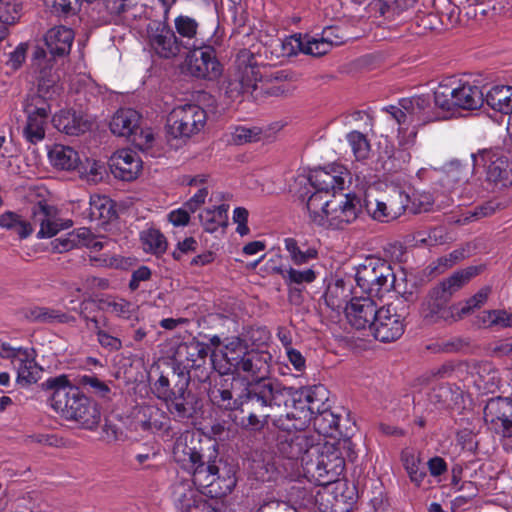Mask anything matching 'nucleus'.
<instances>
[{
  "label": "nucleus",
  "instance_id": "nucleus-13",
  "mask_svg": "<svg viewBox=\"0 0 512 512\" xmlns=\"http://www.w3.org/2000/svg\"><path fill=\"white\" fill-rule=\"evenodd\" d=\"M345 469V462L336 453H318L303 463L304 475L318 486H327L336 482Z\"/></svg>",
  "mask_w": 512,
  "mask_h": 512
},
{
  "label": "nucleus",
  "instance_id": "nucleus-39",
  "mask_svg": "<svg viewBox=\"0 0 512 512\" xmlns=\"http://www.w3.org/2000/svg\"><path fill=\"white\" fill-rule=\"evenodd\" d=\"M94 234L89 228L80 227L72 232H69L64 237L56 238L52 244L53 248L59 252H67L73 248L84 247V243L90 242Z\"/></svg>",
  "mask_w": 512,
  "mask_h": 512
},
{
  "label": "nucleus",
  "instance_id": "nucleus-43",
  "mask_svg": "<svg viewBox=\"0 0 512 512\" xmlns=\"http://www.w3.org/2000/svg\"><path fill=\"white\" fill-rule=\"evenodd\" d=\"M478 322L486 328H512V312L505 309L482 311L477 316Z\"/></svg>",
  "mask_w": 512,
  "mask_h": 512
},
{
  "label": "nucleus",
  "instance_id": "nucleus-46",
  "mask_svg": "<svg viewBox=\"0 0 512 512\" xmlns=\"http://www.w3.org/2000/svg\"><path fill=\"white\" fill-rule=\"evenodd\" d=\"M140 241L144 251L162 255L166 252L167 241L165 236L156 228H149L140 233Z\"/></svg>",
  "mask_w": 512,
  "mask_h": 512
},
{
  "label": "nucleus",
  "instance_id": "nucleus-63",
  "mask_svg": "<svg viewBox=\"0 0 512 512\" xmlns=\"http://www.w3.org/2000/svg\"><path fill=\"white\" fill-rule=\"evenodd\" d=\"M320 37L326 41L330 46H339L344 43V36L341 34V29L337 26L325 27Z\"/></svg>",
  "mask_w": 512,
  "mask_h": 512
},
{
  "label": "nucleus",
  "instance_id": "nucleus-54",
  "mask_svg": "<svg viewBox=\"0 0 512 512\" xmlns=\"http://www.w3.org/2000/svg\"><path fill=\"white\" fill-rule=\"evenodd\" d=\"M104 308L111 314L123 319H130L135 312L134 305L125 299H113L102 302Z\"/></svg>",
  "mask_w": 512,
  "mask_h": 512
},
{
  "label": "nucleus",
  "instance_id": "nucleus-9",
  "mask_svg": "<svg viewBox=\"0 0 512 512\" xmlns=\"http://www.w3.org/2000/svg\"><path fill=\"white\" fill-rule=\"evenodd\" d=\"M355 280L367 296L381 298L394 288L396 277L388 261L370 256L357 266Z\"/></svg>",
  "mask_w": 512,
  "mask_h": 512
},
{
  "label": "nucleus",
  "instance_id": "nucleus-36",
  "mask_svg": "<svg viewBox=\"0 0 512 512\" xmlns=\"http://www.w3.org/2000/svg\"><path fill=\"white\" fill-rule=\"evenodd\" d=\"M333 204L334 201L329 199V194L313 190L306 201V208L311 222L322 227L325 224V216Z\"/></svg>",
  "mask_w": 512,
  "mask_h": 512
},
{
  "label": "nucleus",
  "instance_id": "nucleus-47",
  "mask_svg": "<svg viewBox=\"0 0 512 512\" xmlns=\"http://www.w3.org/2000/svg\"><path fill=\"white\" fill-rule=\"evenodd\" d=\"M276 271L287 285L310 284L314 282L317 277L316 272L312 268L298 270L292 266L281 265L276 268Z\"/></svg>",
  "mask_w": 512,
  "mask_h": 512
},
{
  "label": "nucleus",
  "instance_id": "nucleus-22",
  "mask_svg": "<svg viewBox=\"0 0 512 512\" xmlns=\"http://www.w3.org/2000/svg\"><path fill=\"white\" fill-rule=\"evenodd\" d=\"M188 67L190 73L197 78L216 79L222 71V66L216 57L212 46H198L192 48Z\"/></svg>",
  "mask_w": 512,
  "mask_h": 512
},
{
  "label": "nucleus",
  "instance_id": "nucleus-59",
  "mask_svg": "<svg viewBox=\"0 0 512 512\" xmlns=\"http://www.w3.org/2000/svg\"><path fill=\"white\" fill-rule=\"evenodd\" d=\"M465 258V251L464 250H454L448 255L439 257L436 261V266L434 269L438 270L439 272H444L446 269L451 268L459 261L463 260Z\"/></svg>",
  "mask_w": 512,
  "mask_h": 512
},
{
  "label": "nucleus",
  "instance_id": "nucleus-33",
  "mask_svg": "<svg viewBox=\"0 0 512 512\" xmlns=\"http://www.w3.org/2000/svg\"><path fill=\"white\" fill-rule=\"evenodd\" d=\"M199 23L191 16L180 14L174 19V32L177 40L181 42V47L185 50H191L198 45Z\"/></svg>",
  "mask_w": 512,
  "mask_h": 512
},
{
  "label": "nucleus",
  "instance_id": "nucleus-49",
  "mask_svg": "<svg viewBox=\"0 0 512 512\" xmlns=\"http://www.w3.org/2000/svg\"><path fill=\"white\" fill-rule=\"evenodd\" d=\"M490 293L491 287L484 286L464 303L460 304V307L456 306L457 321L471 314L476 309L481 308L487 302Z\"/></svg>",
  "mask_w": 512,
  "mask_h": 512
},
{
  "label": "nucleus",
  "instance_id": "nucleus-56",
  "mask_svg": "<svg viewBox=\"0 0 512 512\" xmlns=\"http://www.w3.org/2000/svg\"><path fill=\"white\" fill-rule=\"evenodd\" d=\"M45 5L51 10V13L58 17H68L76 13L78 0H44Z\"/></svg>",
  "mask_w": 512,
  "mask_h": 512
},
{
  "label": "nucleus",
  "instance_id": "nucleus-27",
  "mask_svg": "<svg viewBox=\"0 0 512 512\" xmlns=\"http://www.w3.org/2000/svg\"><path fill=\"white\" fill-rule=\"evenodd\" d=\"M170 417L154 405L141 406L136 415V429L152 434L168 435Z\"/></svg>",
  "mask_w": 512,
  "mask_h": 512
},
{
  "label": "nucleus",
  "instance_id": "nucleus-16",
  "mask_svg": "<svg viewBox=\"0 0 512 512\" xmlns=\"http://www.w3.org/2000/svg\"><path fill=\"white\" fill-rule=\"evenodd\" d=\"M189 376L177 377L175 382L176 391L167 397L164 401L166 407L175 421L188 422L194 418L199 400L195 393L188 389Z\"/></svg>",
  "mask_w": 512,
  "mask_h": 512
},
{
  "label": "nucleus",
  "instance_id": "nucleus-62",
  "mask_svg": "<svg viewBox=\"0 0 512 512\" xmlns=\"http://www.w3.org/2000/svg\"><path fill=\"white\" fill-rule=\"evenodd\" d=\"M488 351L493 357H504L512 354V338L502 339L489 344Z\"/></svg>",
  "mask_w": 512,
  "mask_h": 512
},
{
  "label": "nucleus",
  "instance_id": "nucleus-60",
  "mask_svg": "<svg viewBox=\"0 0 512 512\" xmlns=\"http://www.w3.org/2000/svg\"><path fill=\"white\" fill-rule=\"evenodd\" d=\"M152 390L159 399L165 400L172 393H174V391H176V388L174 387L172 389L170 387L169 375H165L163 372H161L159 378L154 382Z\"/></svg>",
  "mask_w": 512,
  "mask_h": 512
},
{
  "label": "nucleus",
  "instance_id": "nucleus-20",
  "mask_svg": "<svg viewBox=\"0 0 512 512\" xmlns=\"http://www.w3.org/2000/svg\"><path fill=\"white\" fill-rule=\"evenodd\" d=\"M484 422L492 433L503 438H512V399L495 397L484 407Z\"/></svg>",
  "mask_w": 512,
  "mask_h": 512
},
{
  "label": "nucleus",
  "instance_id": "nucleus-31",
  "mask_svg": "<svg viewBox=\"0 0 512 512\" xmlns=\"http://www.w3.org/2000/svg\"><path fill=\"white\" fill-rule=\"evenodd\" d=\"M95 306L94 301L84 300L80 304V316L88 323L93 324L94 332L97 336V341L102 348L110 352L119 351L122 348V341L115 336L110 335L105 330L101 329L99 321L96 316H91L92 307Z\"/></svg>",
  "mask_w": 512,
  "mask_h": 512
},
{
  "label": "nucleus",
  "instance_id": "nucleus-4",
  "mask_svg": "<svg viewBox=\"0 0 512 512\" xmlns=\"http://www.w3.org/2000/svg\"><path fill=\"white\" fill-rule=\"evenodd\" d=\"M42 387L51 391V407L64 419L77 422L82 428L93 430L101 420L99 405L88 397L79 386L72 384L69 376L61 374L47 378Z\"/></svg>",
  "mask_w": 512,
  "mask_h": 512
},
{
  "label": "nucleus",
  "instance_id": "nucleus-17",
  "mask_svg": "<svg viewBox=\"0 0 512 512\" xmlns=\"http://www.w3.org/2000/svg\"><path fill=\"white\" fill-rule=\"evenodd\" d=\"M334 204L330 206L325 216L326 229L342 230L353 223L363 210L362 199L356 193H347L337 200L335 195Z\"/></svg>",
  "mask_w": 512,
  "mask_h": 512
},
{
  "label": "nucleus",
  "instance_id": "nucleus-64",
  "mask_svg": "<svg viewBox=\"0 0 512 512\" xmlns=\"http://www.w3.org/2000/svg\"><path fill=\"white\" fill-rule=\"evenodd\" d=\"M248 216V210L244 207H236L233 211V220L237 223L236 232L241 236L249 233V227L247 226Z\"/></svg>",
  "mask_w": 512,
  "mask_h": 512
},
{
  "label": "nucleus",
  "instance_id": "nucleus-40",
  "mask_svg": "<svg viewBox=\"0 0 512 512\" xmlns=\"http://www.w3.org/2000/svg\"><path fill=\"white\" fill-rule=\"evenodd\" d=\"M228 204L207 208L199 214L200 222L205 231L213 233L228 224Z\"/></svg>",
  "mask_w": 512,
  "mask_h": 512
},
{
  "label": "nucleus",
  "instance_id": "nucleus-6",
  "mask_svg": "<svg viewBox=\"0 0 512 512\" xmlns=\"http://www.w3.org/2000/svg\"><path fill=\"white\" fill-rule=\"evenodd\" d=\"M214 351L205 342L193 337L190 341L181 343L173 361L172 376H189V381L205 383L214 371L220 367L213 358Z\"/></svg>",
  "mask_w": 512,
  "mask_h": 512
},
{
  "label": "nucleus",
  "instance_id": "nucleus-58",
  "mask_svg": "<svg viewBox=\"0 0 512 512\" xmlns=\"http://www.w3.org/2000/svg\"><path fill=\"white\" fill-rule=\"evenodd\" d=\"M72 317L62 312L61 310L49 308V307H42V317H41V323H68Z\"/></svg>",
  "mask_w": 512,
  "mask_h": 512
},
{
  "label": "nucleus",
  "instance_id": "nucleus-23",
  "mask_svg": "<svg viewBox=\"0 0 512 512\" xmlns=\"http://www.w3.org/2000/svg\"><path fill=\"white\" fill-rule=\"evenodd\" d=\"M390 209V217H400L407 210L413 214L428 211L432 206L431 197L424 196V200L416 203V199L411 197L399 187H393L383 196Z\"/></svg>",
  "mask_w": 512,
  "mask_h": 512
},
{
  "label": "nucleus",
  "instance_id": "nucleus-24",
  "mask_svg": "<svg viewBox=\"0 0 512 512\" xmlns=\"http://www.w3.org/2000/svg\"><path fill=\"white\" fill-rule=\"evenodd\" d=\"M373 297H354L345 307V315L351 326L357 330L371 328L379 308Z\"/></svg>",
  "mask_w": 512,
  "mask_h": 512
},
{
  "label": "nucleus",
  "instance_id": "nucleus-15",
  "mask_svg": "<svg viewBox=\"0 0 512 512\" xmlns=\"http://www.w3.org/2000/svg\"><path fill=\"white\" fill-rule=\"evenodd\" d=\"M24 113L26 124L23 137L28 143L36 145L45 138L51 105L41 97H30L24 104Z\"/></svg>",
  "mask_w": 512,
  "mask_h": 512
},
{
  "label": "nucleus",
  "instance_id": "nucleus-44",
  "mask_svg": "<svg viewBox=\"0 0 512 512\" xmlns=\"http://www.w3.org/2000/svg\"><path fill=\"white\" fill-rule=\"evenodd\" d=\"M401 461L410 481L420 487L427 476L421 458L412 452L404 451L401 454Z\"/></svg>",
  "mask_w": 512,
  "mask_h": 512
},
{
  "label": "nucleus",
  "instance_id": "nucleus-55",
  "mask_svg": "<svg viewBox=\"0 0 512 512\" xmlns=\"http://www.w3.org/2000/svg\"><path fill=\"white\" fill-rule=\"evenodd\" d=\"M59 91L60 88L52 76H41L37 84V94L32 97H41L48 102L59 95Z\"/></svg>",
  "mask_w": 512,
  "mask_h": 512
},
{
  "label": "nucleus",
  "instance_id": "nucleus-18",
  "mask_svg": "<svg viewBox=\"0 0 512 512\" xmlns=\"http://www.w3.org/2000/svg\"><path fill=\"white\" fill-rule=\"evenodd\" d=\"M146 31L148 45L158 57L172 59L183 50L180 40H177L173 28L166 20L152 21Z\"/></svg>",
  "mask_w": 512,
  "mask_h": 512
},
{
  "label": "nucleus",
  "instance_id": "nucleus-21",
  "mask_svg": "<svg viewBox=\"0 0 512 512\" xmlns=\"http://www.w3.org/2000/svg\"><path fill=\"white\" fill-rule=\"evenodd\" d=\"M262 73L255 57L250 56L248 64L240 65L238 73L224 83L225 95L232 101L239 99L245 93H252L257 83L262 80Z\"/></svg>",
  "mask_w": 512,
  "mask_h": 512
},
{
  "label": "nucleus",
  "instance_id": "nucleus-10",
  "mask_svg": "<svg viewBox=\"0 0 512 512\" xmlns=\"http://www.w3.org/2000/svg\"><path fill=\"white\" fill-rule=\"evenodd\" d=\"M485 87L475 82L459 81L456 87L439 85L434 92V106L443 111L454 109L477 110L485 103Z\"/></svg>",
  "mask_w": 512,
  "mask_h": 512
},
{
  "label": "nucleus",
  "instance_id": "nucleus-48",
  "mask_svg": "<svg viewBox=\"0 0 512 512\" xmlns=\"http://www.w3.org/2000/svg\"><path fill=\"white\" fill-rule=\"evenodd\" d=\"M14 368L17 371V382L22 385L36 383L40 378L41 368L38 367L34 359L29 357L28 353L21 358Z\"/></svg>",
  "mask_w": 512,
  "mask_h": 512
},
{
  "label": "nucleus",
  "instance_id": "nucleus-41",
  "mask_svg": "<svg viewBox=\"0 0 512 512\" xmlns=\"http://www.w3.org/2000/svg\"><path fill=\"white\" fill-rule=\"evenodd\" d=\"M48 157L54 167L63 170L76 169L79 163L78 152L69 146L55 144L49 151Z\"/></svg>",
  "mask_w": 512,
  "mask_h": 512
},
{
  "label": "nucleus",
  "instance_id": "nucleus-1",
  "mask_svg": "<svg viewBox=\"0 0 512 512\" xmlns=\"http://www.w3.org/2000/svg\"><path fill=\"white\" fill-rule=\"evenodd\" d=\"M173 456L182 468L192 473V483L181 481L173 486V500L181 512H215L205 498H222L236 484V467L218 457L217 444L204 442L199 434L185 433L175 442Z\"/></svg>",
  "mask_w": 512,
  "mask_h": 512
},
{
  "label": "nucleus",
  "instance_id": "nucleus-7",
  "mask_svg": "<svg viewBox=\"0 0 512 512\" xmlns=\"http://www.w3.org/2000/svg\"><path fill=\"white\" fill-rule=\"evenodd\" d=\"M55 216L56 208L47 201L40 200L31 209V222L23 220L16 212L5 211L0 215V228L14 232L23 240L33 233V226L39 225L37 238H51L64 228L55 221Z\"/></svg>",
  "mask_w": 512,
  "mask_h": 512
},
{
  "label": "nucleus",
  "instance_id": "nucleus-25",
  "mask_svg": "<svg viewBox=\"0 0 512 512\" xmlns=\"http://www.w3.org/2000/svg\"><path fill=\"white\" fill-rule=\"evenodd\" d=\"M109 166L115 178L130 182L141 173L143 162L136 151L121 149L111 157Z\"/></svg>",
  "mask_w": 512,
  "mask_h": 512
},
{
  "label": "nucleus",
  "instance_id": "nucleus-28",
  "mask_svg": "<svg viewBox=\"0 0 512 512\" xmlns=\"http://www.w3.org/2000/svg\"><path fill=\"white\" fill-rule=\"evenodd\" d=\"M399 105L410 113V123L413 126L425 125L440 118L434 111L429 95L404 98Z\"/></svg>",
  "mask_w": 512,
  "mask_h": 512
},
{
  "label": "nucleus",
  "instance_id": "nucleus-30",
  "mask_svg": "<svg viewBox=\"0 0 512 512\" xmlns=\"http://www.w3.org/2000/svg\"><path fill=\"white\" fill-rule=\"evenodd\" d=\"M339 414L334 413L329 405L324 401V405L319 409H315L311 423L318 435L324 437L336 438L341 435Z\"/></svg>",
  "mask_w": 512,
  "mask_h": 512
},
{
  "label": "nucleus",
  "instance_id": "nucleus-35",
  "mask_svg": "<svg viewBox=\"0 0 512 512\" xmlns=\"http://www.w3.org/2000/svg\"><path fill=\"white\" fill-rule=\"evenodd\" d=\"M87 212L90 221H97L98 225L107 224L117 217L114 202L107 196H91Z\"/></svg>",
  "mask_w": 512,
  "mask_h": 512
},
{
  "label": "nucleus",
  "instance_id": "nucleus-51",
  "mask_svg": "<svg viewBox=\"0 0 512 512\" xmlns=\"http://www.w3.org/2000/svg\"><path fill=\"white\" fill-rule=\"evenodd\" d=\"M363 207H365L368 214L376 221L390 222L397 219L396 217H390V209L383 197L375 201L366 200Z\"/></svg>",
  "mask_w": 512,
  "mask_h": 512
},
{
  "label": "nucleus",
  "instance_id": "nucleus-26",
  "mask_svg": "<svg viewBox=\"0 0 512 512\" xmlns=\"http://www.w3.org/2000/svg\"><path fill=\"white\" fill-rule=\"evenodd\" d=\"M348 173L342 166H333L330 170L325 168L314 169L309 173L308 181L315 191H323L335 195L336 192L344 190Z\"/></svg>",
  "mask_w": 512,
  "mask_h": 512
},
{
  "label": "nucleus",
  "instance_id": "nucleus-29",
  "mask_svg": "<svg viewBox=\"0 0 512 512\" xmlns=\"http://www.w3.org/2000/svg\"><path fill=\"white\" fill-rule=\"evenodd\" d=\"M73 40V30L63 25L49 29L45 35L47 49L54 57H62L69 54Z\"/></svg>",
  "mask_w": 512,
  "mask_h": 512
},
{
  "label": "nucleus",
  "instance_id": "nucleus-8",
  "mask_svg": "<svg viewBox=\"0 0 512 512\" xmlns=\"http://www.w3.org/2000/svg\"><path fill=\"white\" fill-rule=\"evenodd\" d=\"M410 314V305L404 296L379 308L370 332L380 342L390 343L398 340L405 332L406 318Z\"/></svg>",
  "mask_w": 512,
  "mask_h": 512
},
{
  "label": "nucleus",
  "instance_id": "nucleus-42",
  "mask_svg": "<svg viewBox=\"0 0 512 512\" xmlns=\"http://www.w3.org/2000/svg\"><path fill=\"white\" fill-rule=\"evenodd\" d=\"M483 270L482 266H469L454 272L450 277L444 279L438 285L443 287L446 292H450L452 297L454 293L460 290L473 277L479 275Z\"/></svg>",
  "mask_w": 512,
  "mask_h": 512
},
{
  "label": "nucleus",
  "instance_id": "nucleus-34",
  "mask_svg": "<svg viewBox=\"0 0 512 512\" xmlns=\"http://www.w3.org/2000/svg\"><path fill=\"white\" fill-rule=\"evenodd\" d=\"M140 115L131 108L119 109L110 122V130L117 136L129 137L136 134Z\"/></svg>",
  "mask_w": 512,
  "mask_h": 512
},
{
  "label": "nucleus",
  "instance_id": "nucleus-12",
  "mask_svg": "<svg viewBox=\"0 0 512 512\" xmlns=\"http://www.w3.org/2000/svg\"><path fill=\"white\" fill-rule=\"evenodd\" d=\"M277 436V451L283 457L291 461L303 463L314 454L318 453V443L313 435L304 430H280Z\"/></svg>",
  "mask_w": 512,
  "mask_h": 512
},
{
  "label": "nucleus",
  "instance_id": "nucleus-19",
  "mask_svg": "<svg viewBox=\"0 0 512 512\" xmlns=\"http://www.w3.org/2000/svg\"><path fill=\"white\" fill-rule=\"evenodd\" d=\"M474 167L486 169L487 180L507 187L512 185V162L501 152L483 150L471 155Z\"/></svg>",
  "mask_w": 512,
  "mask_h": 512
},
{
  "label": "nucleus",
  "instance_id": "nucleus-52",
  "mask_svg": "<svg viewBox=\"0 0 512 512\" xmlns=\"http://www.w3.org/2000/svg\"><path fill=\"white\" fill-rule=\"evenodd\" d=\"M347 141L357 160L368 158L370 152V144L366 136L359 131H352L347 135Z\"/></svg>",
  "mask_w": 512,
  "mask_h": 512
},
{
  "label": "nucleus",
  "instance_id": "nucleus-53",
  "mask_svg": "<svg viewBox=\"0 0 512 512\" xmlns=\"http://www.w3.org/2000/svg\"><path fill=\"white\" fill-rule=\"evenodd\" d=\"M21 9L20 0H0V23L14 24L20 18Z\"/></svg>",
  "mask_w": 512,
  "mask_h": 512
},
{
  "label": "nucleus",
  "instance_id": "nucleus-5",
  "mask_svg": "<svg viewBox=\"0 0 512 512\" xmlns=\"http://www.w3.org/2000/svg\"><path fill=\"white\" fill-rule=\"evenodd\" d=\"M219 374L218 380L208 390L210 401L221 409L228 411H239V424L242 428L251 431L261 430L262 404L258 407L252 405L247 399V391L239 379L235 377L225 378Z\"/></svg>",
  "mask_w": 512,
  "mask_h": 512
},
{
  "label": "nucleus",
  "instance_id": "nucleus-2",
  "mask_svg": "<svg viewBox=\"0 0 512 512\" xmlns=\"http://www.w3.org/2000/svg\"><path fill=\"white\" fill-rule=\"evenodd\" d=\"M221 353L224 363H220L217 372L222 375L231 374L239 379L252 405L258 407L265 403L279 381L271 376V354L248 349L245 341L239 337L229 339Z\"/></svg>",
  "mask_w": 512,
  "mask_h": 512
},
{
  "label": "nucleus",
  "instance_id": "nucleus-50",
  "mask_svg": "<svg viewBox=\"0 0 512 512\" xmlns=\"http://www.w3.org/2000/svg\"><path fill=\"white\" fill-rule=\"evenodd\" d=\"M295 40L298 42V46L303 53L316 57L327 54L333 48L320 36L306 37L303 40Z\"/></svg>",
  "mask_w": 512,
  "mask_h": 512
},
{
  "label": "nucleus",
  "instance_id": "nucleus-37",
  "mask_svg": "<svg viewBox=\"0 0 512 512\" xmlns=\"http://www.w3.org/2000/svg\"><path fill=\"white\" fill-rule=\"evenodd\" d=\"M485 103L493 110L512 114V86L495 85L484 94Z\"/></svg>",
  "mask_w": 512,
  "mask_h": 512
},
{
  "label": "nucleus",
  "instance_id": "nucleus-32",
  "mask_svg": "<svg viewBox=\"0 0 512 512\" xmlns=\"http://www.w3.org/2000/svg\"><path fill=\"white\" fill-rule=\"evenodd\" d=\"M53 126L60 132L77 136L89 129V122L73 110H60L52 117Z\"/></svg>",
  "mask_w": 512,
  "mask_h": 512
},
{
  "label": "nucleus",
  "instance_id": "nucleus-61",
  "mask_svg": "<svg viewBox=\"0 0 512 512\" xmlns=\"http://www.w3.org/2000/svg\"><path fill=\"white\" fill-rule=\"evenodd\" d=\"M26 353H28L26 348H15L8 343H3L0 346V357L2 359H9L13 366H16V364L21 360L22 357H24Z\"/></svg>",
  "mask_w": 512,
  "mask_h": 512
},
{
  "label": "nucleus",
  "instance_id": "nucleus-57",
  "mask_svg": "<svg viewBox=\"0 0 512 512\" xmlns=\"http://www.w3.org/2000/svg\"><path fill=\"white\" fill-rule=\"evenodd\" d=\"M262 131L258 127L237 126L232 133V138L235 144L241 145L260 140Z\"/></svg>",
  "mask_w": 512,
  "mask_h": 512
},
{
  "label": "nucleus",
  "instance_id": "nucleus-11",
  "mask_svg": "<svg viewBox=\"0 0 512 512\" xmlns=\"http://www.w3.org/2000/svg\"><path fill=\"white\" fill-rule=\"evenodd\" d=\"M207 121L206 111L194 103L176 106L167 118V134L175 139H188L198 134Z\"/></svg>",
  "mask_w": 512,
  "mask_h": 512
},
{
  "label": "nucleus",
  "instance_id": "nucleus-3",
  "mask_svg": "<svg viewBox=\"0 0 512 512\" xmlns=\"http://www.w3.org/2000/svg\"><path fill=\"white\" fill-rule=\"evenodd\" d=\"M328 392L323 385L295 388L284 385L280 380L262 404L261 430L268 425L269 419L279 430H304L312 421L315 409L327 401Z\"/></svg>",
  "mask_w": 512,
  "mask_h": 512
},
{
  "label": "nucleus",
  "instance_id": "nucleus-38",
  "mask_svg": "<svg viewBox=\"0 0 512 512\" xmlns=\"http://www.w3.org/2000/svg\"><path fill=\"white\" fill-rule=\"evenodd\" d=\"M284 246L291 262L296 266L307 264L318 257L316 248L310 247L306 243H299L292 237L284 239Z\"/></svg>",
  "mask_w": 512,
  "mask_h": 512
},
{
  "label": "nucleus",
  "instance_id": "nucleus-45",
  "mask_svg": "<svg viewBox=\"0 0 512 512\" xmlns=\"http://www.w3.org/2000/svg\"><path fill=\"white\" fill-rule=\"evenodd\" d=\"M72 384L79 386V390H86L101 398H107L111 391L109 386L95 374L78 375L73 379Z\"/></svg>",
  "mask_w": 512,
  "mask_h": 512
},
{
  "label": "nucleus",
  "instance_id": "nucleus-14",
  "mask_svg": "<svg viewBox=\"0 0 512 512\" xmlns=\"http://www.w3.org/2000/svg\"><path fill=\"white\" fill-rule=\"evenodd\" d=\"M452 297L438 284L429 289L424 296L419 313L426 324L441 322L453 323L457 321L456 306L451 305Z\"/></svg>",
  "mask_w": 512,
  "mask_h": 512
}]
</instances>
